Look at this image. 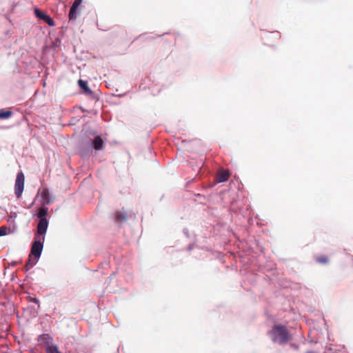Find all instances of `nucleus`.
I'll use <instances>...</instances> for the list:
<instances>
[{
  "mask_svg": "<svg viewBox=\"0 0 353 353\" xmlns=\"http://www.w3.org/2000/svg\"><path fill=\"white\" fill-rule=\"evenodd\" d=\"M268 334L273 342L279 344L287 343L292 339V336L287 327L280 324L274 325Z\"/></svg>",
  "mask_w": 353,
  "mask_h": 353,
  "instance_id": "f257e3e1",
  "label": "nucleus"
},
{
  "mask_svg": "<svg viewBox=\"0 0 353 353\" xmlns=\"http://www.w3.org/2000/svg\"><path fill=\"white\" fill-rule=\"evenodd\" d=\"M44 240V237H41L39 236H37L35 237L34 241L32 245L31 252L28 257V260L26 262V267L27 270L31 268L33 265H34L38 259H39L41 251L43 250V243L42 241Z\"/></svg>",
  "mask_w": 353,
  "mask_h": 353,
  "instance_id": "f03ea898",
  "label": "nucleus"
},
{
  "mask_svg": "<svg viewBox=\"0 0 353 353\" xmlns=\"http://www.w3.org/2000/svg\"><path fill=\"white\" fill-rule=\"evenodd\" d=\"M34 12L35 16L38 19L43 21L48 26H52V27L55 26V23H54L53 19L50 15L47 14L46 13H45L44 12H43L38 8H35L34 9Z\"/></svg>",
  "mask_w": 353,
  "mask_h": 353,
  "instance_id": "7ed1b4c3",
  "label": "nucleus"
},
{
  "mask_svg": "<svg viewBox=\"0 0 353 353\" xmlns=\"http://www.w3.org/2000/svg\"><path fill=\"white\" fill-rule=\"evenodd\" d=\"M82 3V0H74L72 3L70 12H69V19L70 20H75L77 17V8Z\"/></svg>",
  "mask_w": 353,
  "mask_h": 353,
  "instance_id": "20e7f679",
  "label": "nucleus"
},
{
  "mask_svg": "<svg viewBox=\"0 0 353 353\" xmlns=\"http://www.w3.org/2000/svg\"><path fill=\"white\" fill-rule=\"evenodd\" d=\"M26 300L32 303L30 308H31V312L34 314L37 313L38 310L39 309V301L38 299H37L35 297H32L30 295H28L26 297Z\"/></svg>",
  "mask_w": 353,
  "mask_h": 353,
  "instance_id": "39448f33",
  "label": "nucleus"
},
{
  "mask_svg": "<svg viewBox=\"0 0 353 353\" xmlns=\"http://www.w3.org/2000/svg\"><path fill=\"white\" fill-rule=\"evenodd\" d=\"M48 225V222L47 219H39V223L37 225V233L39 235L44 234L46 232L47 228Z\"/></svg>",
  "mask_w": 353,
  "mask_h": 353,
  "instance_id": "423d86ee",
  "label": "nucleus"
},
{
  "mask_svg": "<svg viewBox=\"0 0 353 353\" xmlns=\"http://www.w3.org/2000/svg\"><path fill=\"white\" fill-rule=\"evenodd\" d=\"M15 194L17 197H20L22 194V172H19L17 176Z\"/></svg>",
  "mask_w": 353,
  "mask_h": 353,
  "instance_id": "0eeeda50",
  "label": "nucleus"
},
{
  "mask_svg": "<svg viewBox=\"0 0 353 353\" xmlns=\"http://www.w3.org/2000/svg\"><path fill=\"white\" fill-rule=\"evenodd\" d=\"M229 177L230 172L228 170H221L216 174V181L218 183L225 182L228 180Z\"/></svg>",
  "mask_w": 353,
  "mask_h": 353,
  "instance_id": "6e6552de",
  "label": "nucleus"
},
{
  "mask_svg": "<svg viewBox=\"0 0 353 353\" xmlns=\"http://www.w3.org/2000/svg\"><path fill=\"white\" fill-rule=\"evenodd\" d=\"M114 220L117 223H122L126 220V214L123 212L117 211L114 213Z\"/></svg>",
  "mask_w": 353,
  "mask_h": 353,
  "instance_id": "1a4fd4ad",
  "label": "nucleus"
},
{
  "mask_svg": "<svg viewBox=\"0 0 353 353\" xmlns=\"http://www.w3.org/2000/svg\"><path fill=\"white\" fill-rule=\"evenodd\" d=\"M103 141L101 138V137H99V136L96 137L93 141L94 148L97 150H101L103 148Z\"/></svg>",
  "mask_w": 353,
  "mask_h": 353,
  "instance_id": "9d476101",
  "label": "nucleus"
},
{
  "mask_svg": "<svg viewBox=\"0 0 353 353\" xmlns=\"http://www.w3.org/2000/svg\"><path fill=\"white\" fill-rule=\"evenodd\" d=\"M79 87L84 90V92L87 94H91L92 91L90 89V88L88 85V83L86 81L79 79L78 81Z\"/></svg>",
  "mask_w": 353,
  "mask_h": 353,
  "instance_id": "9b49d317",
  "label": "nucleus"
},
{
  "mask_svg": "<svg viewBox=\"0 0 353 353\" xmlns=\"http://www.w3.org/2000/svg\"><path fill=\"white\" fill-rule=\"evenodd\" d=\"M12 112L4 109L0 110V119H6L11 117Z\"/></svg>",
  "mask_w": 353,
  "mask_h": 353,
  "instance_id": "f8f14e48",
  "label": "nucleus"
},
{
  "mask_svg": "<svg viewBox=\"0 0 353 353\" xmlns=\"http://www.w3.org/2000/svg\"><path fill=\"white\" fill-rule=\"evenodd\" d=\"M48 212V210L47 208H41L38 212V217L39 218V219H42L43 218L46 219Z\"/></svg>",
  "mask_w": 353,
  "mask_h": 353,
  "instance_id": "ddd939ff",
  "label": "nucleus"
},
{
  "mask_svg": "<svg viewBox=\"0 0 353 353\" xmlns=\"http://www.w3.org/2000/svg\"><path fill=\"white\" fill-rule=\"evenodd\" d=\"M47 353H61L57 345H48L46 347Z\"/></svg>",
  "mask_w": 353,
  "mask_h": 353,
  "instance_id": "4468645a",
  "label": "nucleus"
},
{
  "mask_svg": "<svg viewBox=\"0 0 353 353\" xmlns=\"http://www.w3.org/2000/svg\"><path fill=\"white\" fill-rule=\"evenodd\" d=\"M316 261L321 264H327L329 262V259L325 255H322L320 256H317L316 258Z\"/></svg>",
  "mask_w": 353,
  "mask_h": 353,
  "instance_id": "2eb2a0df",
  "label": "nucleus"
},
{
  "mask_svg": "<svg viewBox=\"0 0 353 353\" xmlns=\"http://www.w3.org/2000/svg\"><path fill=\"white\" fill-rule=\"evenodd\" d=\"M41 196L43 198V199L46 202V203H49V200H48V197H49V192H48V190L45 189L42 191L41 192Z\"/></svg>",
  "mask_w": 353,
  "mask_h": 353,
  "instance_id": "dca6fc26",
  "label": "nucleus"
},
{
  "mask_svg": "<svg viewBox=\"0 0 353 353\" xmlns=\"http://www.w3.org/2000/svg\"><path fill=\"white\" fill-rule=\"evenodd\" d=\"M7 228L6 227H1L0 228V236H3V235H6V232H7Z\"/></svg>",
  "mask_w": 353,
  "mask_h": 353,
  "instance_id": "f3484780",
  "label": "nucleus"
},
{
  "mask_svg": "<svg viewBox=\"0 0 353 353\" xmlns=\"http://www.w3.org/2000/svg\"><path fill=\"white\" fill-rule=\"evenodd\" d=\"M50 339L48 334H43V336H41V339L42 340L43 339Z\"/></svg>",
  "mask_w": 353,
  "mask_h": 353,
  "instance_id": "a211bd4d",
  "label": "nucleus"
}]
</instances>
